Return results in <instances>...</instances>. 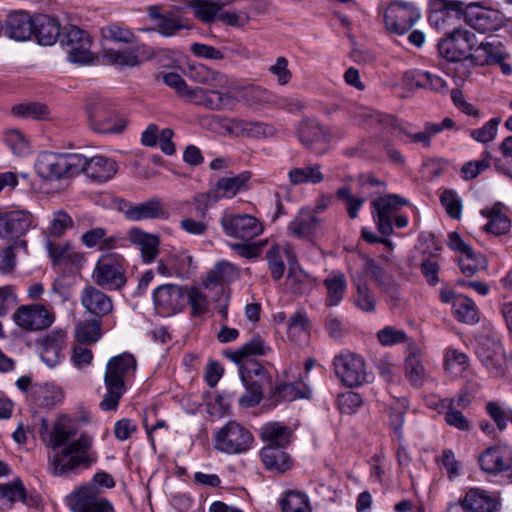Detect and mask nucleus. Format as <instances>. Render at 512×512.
Instances as JSON below:
<instances>
[{
  "label": "nucleus",
  "instance_id": "nucleus-1",
  "mask_svg": "<svg viewBox=\"0 0 512 512\" xmlns=\"http://www.w3.org/2000/svg\"><path fill=\"white\" fill-rule=\"evenodd\" d=\"M40 433L48 447L53 450L62 447L49 461V469L53 475L60 476L80 466L86 468L95 461V456L91 453L92 438L82 434L78 439L68 442L75 436V431L64 422L57 421L52 431H49L47 422L42 420Z\"/></svg>",
  "mask_w": 512,
  "mask_h": 512
},
{
  "label": "nucleus",
  "instance_id": "nucleus-2",
  "mask_svg": "<svg viewBox=\"0 0 512 512\" xmlns=\"http://www.w3.org/2000/svg\"><path fill=\"white\" fill-rule=\"evenodd\" d=\"M115 481L106 472H98L93 483L80 486L66 497V503L72 512H117L113 503L101 495L100 487L113 488Z\"/></svg>",
  "mask_w": 512,
  "mask_h": 512
},
{
  "label": "nucleus",
  "instance_id": "nucleus-3",
  "mask_svg": "<svg viewBox=\"0 0 512 512\" xmlns=\"http://www.w3.org/2000/svg\"><path fill=\"white\" fill-rule=\"evenodd\" d=\"M136 370V360L131 354L123 353L111 358L106 366L104 383L106 394L100 402L104 411L115 410L126 391L125 379Z\"/></svg>",
  "mask_w": 512,
  "mask_h": 512
},
{
  "label": "nucleus",
  "instance_id": "nucleus-4",
  "mask_svg": "<svg viewBox=\"0 0 512 512\" xmlns=\"http://www.w3.org/2000/svg\"><path fill=\"white\" fill-rule=\"evenodd\" d=\"M91 128L98 133L120 134L127 127V119L120 114L114 103L105 98L95 99L87 106Z\"/></svg>",
  "mask_w": 512,
  "mask_h": 512
},
{
  "label": "nucleus",
  "instance_id": "nucleus-5",
  "mask_svg": "<svg viewBox=\"0 0 512 512\" xmlns=\"http://www.w3.org/2000/svg\"><path fill=\"white\" fill-rule=\"evenodd\" d=\"M477 44L475 33L467 30L455 28L445 38L438 43L439 55L450 62L469 60L474 66H477L476 58L471 51Z\"/></svg>",
  "mask_w": 512,
  "mask_h": 512
},
{
  "label": "nucleus",
  "instance_id": "nucleus-6",
  "mask_svg": "<svg viewBox=\"0 0 512 512\" xmlns=\"http://www.w3.org/2000/svg\"><path fill=\"white\" fill-rule=\"evenodd\" d=\"M79 160L76 153L42 152L35 164L38 175L47 180H59L76 175Z\"/></svg>",
  "mask_w": 512,
  "mask_h": 512
},
{
  "label": "nucleus",
  "instance_id": "nucleus-7",
  "mask_svg": "<svg viewBox=\"0 0 512 512\" xmlns=\"http://www.w3.org/2000/svg\"><path fill=\"white\" fill-rule=\"evenodd\" d=\"M92 279L104 290H121L127 282L123 258L115 254L102 256L94 268Z\"/></svg>",
  "mask_w": 512,
  "mask_h": 512
},
{
  "label": "nucleus",
  "instance_id": "nucleus-8",
  "mask_svg": "<svg viewBox=\"0 0 512 512\" xmlns=\"http://www.w3.org/2000/svg\"><path fill=\"white\" fill-rule=\"evenodd\" d=\"M252 433L236 421H229L215 435V448L227 454L248 451L253 443Z\"/></svg>",
  "mask_w": 512,
  "mask_h": 512
},
{
  "label": "nucleus",
  "instance_id": "nucleus-9",
  "mask_svg": "<svg viewBox=\"0 0 512 512\" xmlns=\"http://www.w3.org/2000/svg\"><path fill=\"white\" fill-rule=\"evenodd\" d=\"M223 232L231 238L249 241L259 236L263 226L258 219L249 214L224 213L220 219Z\"/></svg>",
  "mask_w": 512,
  "mask_h": 512
},
{
  "label": "nucleus",
  "instance_id": "nucleus-10",
  "mask_svg": "<svg viewBox=\"0 0 512 512\" xmlns=\"http://www.w3.org/2000/svg\"><path fill=\"white\" fill-rule=\"evenodd\" d=\"M384 24L389 32L402 35L419 20L418 9L406 2H393L384 11Z\"/></svg>",
  "mask_w": 512,
  "mask_h": 512
},
{
  "label": "nucleus",
  "instance_id": "nucleus-11",
  "mask_svg": "<svg viewBox=\"0 0 512 512\" xmlns=\"http://www.w3.org/2000/svg\"><path fill=\"white\" fill-rule=\"evenodd\" d=\"M12 319L22 330L35 332L50 327L55 320V316L43 305L30 304L18 307L13 313Z\"/></svg>",
  "mask_w": 512,
  "mask_h": 512
},
{
  "label": "nucleus",
  "instance_id": "nucleus-12",
  "mask_svg": "<svg viewBox=\"0 0 512 512\" xmlns=\"http://www.w3.org/2000/svg\"><path fill=\"white\" fill-rule=\"evenodd\" d=\"M35 227V218L28 210L0 211V238L2 239L21 238Z\"/></svg>",
  "mask_w": 512,
  "mask_h": 512
},
{
  "label": "nucleus",
  "instance_id": "nucleus-13",
  "mask_svg": "<svg viewBox=\"0 0 512 512\" xmlns=\"http://www.w3.org/2000/svg\"><path fill=\"white\" fill-rule=\"evenodd\" d=\"M486 328L488 329V334L485 336V341L482 342V365L493 376H501L507 368L508 359L498 333L490 327Z\"/></svg>",
  "mask_w": 512,
  "mask_h": 512
},
{
  "label": "nucleus",
  "instance_id": "nucleus-14",
  "mask_svg": "<svg viewBox=\"0 0 512 512\" xmlns=\"http://www.w3.org/2000/svg\"><path fill=\"white\" fill-rule=\"evenodd\" d=\"M153 302L160 314H176L186 306V289L175 284L160 285L154 290Z\"/></svg>",
  "mask_w": 512,
  "mask_h": 512
},
{
  "label": "nucleus",
  "instance_id": "nucleus-15",
  "mask_svg": "<svg viewBox=\"0 0 512 512\" xmlns=\"http://www.w3.org/2000/svg\"><path fill=\"white\" fill-rule=\"evenodd\" d=\"M183 100L210 110H224L235 104V99L229 93L202 87H189Z\"/></svg>",
  "mask_w": 512,
  "mask_h": 512
},
{
  "label": "nucleus",
  "instance_id": "nucleus-16",
  "mask_svg": "<svg viewBox=\"0 0 512 512\" xmlns=\"http://www.w3.org/2000/svg\"><path fill=\"white\" fill-rule=\"evenodd\" d=\"M407 204L408 200L397 194H388L372 201V207L376 211L374 220L379 233L384 236L393 233L392 215L400 207Z\"/></svg>",
  "mask_w": 512,
  "mask_h": 512
},
{
  "label": "nucleus",
  "instance_id": "nucleus-17",
  "mask_svg": "<svg viewBox=\"0 0 512 512\" xmlns=\"http://www.w3.org/2000/svg\"><path fill=\"white\" fill-rule=\"evenodd\" d=\"M77 159L79 162L76 166V175L84 173L93 181L106 182L117 172L116 162L105 156L87 158L82 154H77Z\"/></svg>",
  "mask_w": 512,
  "mask_h": 512
},
{
  "label": "nucleus",
  "instance_id": "nucleus-18",
  "mask_svg": "<svg viewBox=\"0 0 512 512\" xmlns=\"http://www.w3.org/2000/svg\"><path fill=\"white\" fill-rule=\"evenodd\" d=\"M512 469V447L499 442L482 451V472L498 475Z\"/></svg>",
  "mask_w": 512,
  "mask_h": 512
},
{
  "label": "nucleus",
  "instance_id": "nucleus-19",
  "mask_svg": "<svg viewBox=\"0 0 512 512\" xmlns=\"http://www.w3.org/2000/svg\"><path fill=\"white\" fill-rule=\"evenodd\" d=\"M149 17L154 24V30L164 37L176 35L182 29H188L178 10L162 9L160 6L151 5L147 8Z\"/></svg>",
  "mask_w": 512,
  "mask_h": 512
},
{
  "label": "nucleus",
  "instance_id": "nucleus-20",
  "mask_svg": "<svg viewBox=\"0 0 512 512\" xmlns=\"http://www.w3.org/2000/svg\"><path fill=\"white\" fill-rule=\"evenodd\" d=\"M300 142L315 154L322 155L328 150L331 133L314 119L303 120L298 128Z\"/></svg>",
  "mask_w": 512,
  "mask_h": 512
},
{
  "label": "nucleus",
  "instance_id": "nucleus-21",
  "mask_svg": "<svg viewBox=\"0 0 512 512\" xmlns=\"http://www.w3.org/2000/svg\"><path fill=\"white\" fill-rule=\"evenodd\" d=\"M337 376L349 387L359 386L366 381L364 360L357 355H340L334 359Z\"/></svg>",
  "mask_w": 512,
  "mask_h": 512
},
{
  "label": "nucleus",
  "instance_id": "nucleus-22",
  "mask_svg": "<svg viewBox=\"0 0 512 512\" xmlns=\"http://www.w3.org/2000/svg\"><path fill=\"white\" fill-rule=\"evenodd\" d=\"M211 201L210 194L204 193L200 194L193 199V205L195 207L196 212L198 213V218L194 219L191 216H185L179 223V227L186 233L200 236L204 235L208 230V224L206 222V214L209 207V202Z\"/></svg>",
  "mask_w": 512,
  "mask_h": 512
},
{
  "label": "nucleus",
  "instance_id": "nucleus-23",
  "mask_svg": "<svg viewBox=\"0 0 512 512\" xmlns=\"http://www.w3.org/2000/svg\"><path fill=\"white\" fill-rule=\"evenodd\" d=\"M81 304L89 313L98 317L108 315L113 310L111 298L92 285L82 290Z\"/></svg>",
  "mask_w": 512,
  "mask_h": 512
},
{
  "label": "nucleus",
  "instance_id": "nucleus-24",
  "mask_svg": "<svg viewBox=\"0 0 512 512\" xmlns=\"http://www.w3.org/2000/svg\"><path fill=\"white\" fill-rule=\"evenodd\" d=\"M482 215L487 219V222L483 226L485 232L493 236H501L510 231L511 219L509 217L508 208L502 203H496L485 212L482 211Z\"/></svg>",
  "mask_w": 512,
  "mask_h": 512
},
{
  "label": "nucleus",
  "instance_id": "nucleus-25",
  "mask_svg": "<svg viewBox=\"0 0 512 512\" xmlns=\"http://www.w3.org/2000/svg\"><path fill=\"white\" fill-rule=\"evenodd\" d=\"M34 19L25 12H15L8 15L3 30L5 35L16 41L28 40L33 34Z\"/></svg>",
  "mask_w": 512,
  "mask_h": 512
},
{
  "label": "nucleus",
  "instance_id": "nucleus-26",
  "mask_svg": "<svg viewBox=\"0 0 512 512\" xmlns=\"http://www.w3.org/2000/svg\"><path fill=\"white\" fill-rule=\"evenodd\" d=\"M128 239L139 248L145 263L153 262L158 256L160 239L157 235L147 233L139 228H132L128 232Z\"/></svg>",
  "mask_w": 512,
  "mask_h": 512
},
{
  "label": "nucleus",
  "instance_id": "nucleus-27",
  "mask_svg": "<svg viewBox=\"0 0 512 512\" xmlns=\"http://www.w3.org/2000/svg\"><path fill=\"white\" fill-rule=\"evenodd\" d=\"M40 45L50 46L60 40L59 22L49 15L41 14L34 18L33 34Z\"/></svg>",
  "mask_w": 512,
  "mask_h": 512
},
{
  "label": "nucleus",
  "instance_id": "nucleus-28",
  "mask_svg": "<svg viewBox=\"0 0 512 512\" xmlns=\"http://www.w3.org/2000/svg\"><path fill=\"white\" fill-rule=\"evenodd\" d=\"M126 218L132 221H141L146 219L168 217V213L163 208L162 203L157 199H152L136 205H128L127 209L124 210Z\"/></svg>",
  "mask_w": 512,
  "mask_h": 512
},
{
  "label": "nucleus",
  "instance_id": "nucleus-29",
  "mask_svg": "<svg viewBox=\"0 0 512 512\" xmlns=\"http://www.w3.org/2000/svg\"><path fill=\"white\" fill-rule=\"evenodd\" d=\"M264 447H287L291 442L292 430L279 422H269L260 429Z\"/></svg>",
  "mask_w": 512,
  "mask_h": 512
},
{
  "label": "nucleus",
  "instance_id": "nucleus-30",
  "mask_svg": "<svg viewBox=\"0 0 512 512\" xmlns=\"http://www.w3.org/2000/svg\"><path fill=\"white\" fill-rule=\"evenodd\" d=\"M351 282L356 288V293L353 298L355 306L365 313L374 312L376 309L377 299L364 276L360 274H353L351 275Z\"/></svg>",
  "mask_w": 512,
  "mask_h": 512
},
{
  "label": "nucleus",
  "instance_id": "nucleus-31",
  "mask_svg": "<svg viewBox=\"0 0 512 512\" xmlns=\"http://www.w3.org/2000/svg\"><path fill=\"white\" fill-rule=\"evenodd\" d=\"M287 176L291 186L306 184L316 185L324 180L322 166L319 163H311L306 166L291 168Z\"/></svg>",
  "mask_w": 512,
  "mask_h": 512
},
{
  "label": "nucleus",
  "instance_id": "nucleus-32",
  "mask_svg": "<svg viewBox=\"0 0 512 512\" xmlns=\"http://www.w3.org/2000/svg\"><path fill=\"white\" fill-rule=\"evenodd\" d=\"M405 376L416 388H420L426 378V371L421 360V351L416 346H409L405 359Z\"/></svg>",
  "mask_w": 512,
  "mask_h": 512
},
{
  "label": "nucleus",
  "instance_id": "nucleus-33",
  "mask_svg": "<svg viewBox=\"0 0 512 512\" xmlns=\"http://www.w3.org/2000/svg\"><path fill=\"white\" fill-rule=\"evenodd\" d=\"M319 222L313 210L303 208L289 223L288 230L298 238L308 237L315 233Z\"/></svg>",
  "mask_w": 512,
  "mask_h": 512
},
{
  "label": "nucleus",
  "instance_id": "nucleus-34",
  "mask_svg": "<svg viewBox=\"0 0 512 512\" xmlns=\"http://www.w3.org/2000/svg\"><path fill=\"white\" fill-rule=\"evenodd\" d=\"M251 178V173L244 171L232 177H222L217 181L216 189L220 195L214 197V201L219 198H233L240 191L248 189V182Z\"/></svg>",
  "mask_w": 512,
  "mask_h": 512
},
{
  "label": "nucleus",
  "instance_id": "nucleus-35",
  "mask_svg": "<svg viewBox=\"0 0 512 512\" xmlns=\"http://www.w3.org/2000/svg\"><path fill=\"white\" fill-rule=\"evenodd\" d=\"M363 270L376 282L380 290L395 297L397 295V286L394 280L387 276L384 269L372 258L364 257Z\"/></svg>",
  "mask_w": 512,
  "mask_h": 512
},
{
  "label": "nucleus",
  "instance_id": "nucleus-36",
  "mask_svg": "<svg viewBox=\"0 0 512 512\" xmlns=\"http://www.w3.org/2000/svg\"><path fill=\"white\" fill-rule=\"evenodd\" d=\"M238 277L237 269L228 262H221L211 270L203 281L205 288L215 287L217 293H223V284L231 282Z\"/></svg>",
  "mask_w": 512,
  "mask_h": 512
},
{
  "label": "nucleus",
  "instance_id": "nucleus-37",
  "mask_svg": "<svg viewBox=\"0 0 512 512\" xmlns=\"http://www.w3.org/2000/svg\"><path fill=\"white\" fill-rule=\"evenodd\" d=\"M285 447H263L260 456L263 464L269 470L284 473L290 468L289 455L284 451Z\"/></svg>",
  "mask_w": 512,
  "mask_h": 512
},
{
  "label": "nucleus",
  "instance_id": "nucleus-38",
  "mask_svg": "<svg viewBox=\"0 0 512 512\" xmlns=\"http://www.w3.org/2000/svg\"><path fill=\"white\" fill-rule=\"evenodd\" d=\"M323 283L327 289L326 304L328 306L339 305L347 287L345 275L342 272H333Z\"/></svg>",
  "mask_w": 512,
  "mask_h": 512
},
{
  "label": "nucleus",
  "instance_id": "nucleus-39",
  "mask_svg": "<svg viewBox=\"0 0 512 512\" xmlns=\"http://www.w3.org/2000/svg\"><path fill=\"white\" fill-rule=\"evenodd\" d=\"M189 77L197 83L220 87L225 84V76L211 70L205 65L198 64L191 67Z\"/></svg>",
  "mask_w": 512,
  "mask_h": 512
},
{
  "label": "nucleus",
  "instance_id": "nucleus-40",
  "mask_svg": "<svg viewBox=\"0 0 512 512\" xmlns=\"http://www.w3.org/2000/svg\"><path fill=\"white\" fill-rule=\"evenodd\" d=\"M11 113L19 118L46 120L50 116L49 108L42 103L27 102L12 107Z\"/></svg>",
  "mask_w": 512,
  "mask_h": 512
},
{
  "label": "nucleus",
  "instance_id": "nucleus-41",
  "mask_svg": "<svg viewBox=\"0 0 512 512\" xmlns=\"http://www.w3.org/2000/svg\"><path fill=\"white\" fill-rule=\"evenodd\" d=\"M453 311L456 318L463 323L474 324L478 322L477 306L467 296L459 294V297L454 302Z\"/></svg>",
  "mask_w": 512,
  "mask_h": 512
},
{
  "label": "nucleus",
  "instance_id": "nucleus-42",
  "mask_svg": "<svg viewBox=\"0 0 512 512\" xmlns=\"http://www.w3.org/2000/svg\"><path fill=\"white\" fill-rule=\"evenodd\" d=\"M309 393L310 390L305 383L294 382L277 385L273 391V396L284 401H294L300 398H307Z\"/></svg>",
  "mask_w": 512,
  "mask_h": 512
},
{
  "label": "nucleus",
  "instance_id": "nucleus-43",
  "mask_svg": "<svg viewBox=\"0 0 512 512\" xmlns=\"http://www.w3.org/2000/svg\"><path fill=\"white\" fill-rule=\"evenodd\" d=\"M463 2L453 1V0H430L429 6L432 10L431 15L429 16V20L436 25L441 23H445L446 21V12L456 11L460 12Z\"/></svg>",
  "mask_w": 512,
  "mask_h": 512
},
{
  "label": "nucleus",
  "instance_id": "nucleus-44",
  "mask_svg": "<svg viewBox=\"0 0 512 512\" xmlns=\"http://www.w3.org/2000/svg\"><path fill=\"white\" fill-rule=\"evenodd\" d=\"M75 337L80 344L97 342L101 337V322L95 319L80 322L76 326Z\"/></svg>",
  "mask_w": 512,
  "mask_h": 512
},
{
  "label": "nucleus",
  "instance_id": "nucleus-45",
  "mask_svg": "<svg viewBox=\"0 0 512 512\" xmlns=\"http://www.w3.org/2000/svg\"><path fill=\"white\" fill-rule=\"evenodd\" d=\"M101 35L104 41L114 43L130 44L136 40L134 33L130 29L117 23H111L101 28Z\"/></svg>",
  "mask_w": 512,
  "mask_h": 512
},
{
  "label": "nucleus",
  "instance_id": "nucleus-46",
  "mask_svg": "<svg viewBox=\"0 0 512 512\" xmlns=\"http://www.w3.org/2000/svg\"><path fill=\"white\" fill-rule=\"evenodd\" d=\"M445 512H480L479 489H469L458 502L450 503Z\"/></svg>",
  "mask_w": 512,
  "mask_h": 512
},
{
  "label": "nucleus",
  "instance_id": "nucleus-47",
  "mask_svg": "<svg viewBox=\"0 0 512 512\" xmlns=\"http://www.w3.org/2000/svg\"><path fill=\"white\" fill-rule=\"evenodd\" d=\"M26 489L20 479L6 484H0V500L9 506L17 501H25Z\"/></svg>",
  "mask_w": 512,
  "mask_h": 512
},
{
  "label": "nucleus",
  "instance_id": "nucleus-48",
  "mask_svg": "<svg viewBox=\"0 0 512 512\" xmlns=\"http://www.w3.org/2000/svg\"><path fill=\"white\" fill-rule=\"evenodd\" d=\"M468 365V358L464 353L457 350H447L444 356V366L446 372L453 378L460 376Z\"/></svg>",
  "mask_w": 512,
  "mask_h": 512
},
{
  "label": "nucleus",
  "instance_id": "nucleus-49",
  "mask_svg": "<svg viewBox=\"0 0 512 512\" xmlns=\"http://www.w3.org/2000/svg\"><path fill=\"white\" fill-rule=\"evenodd\" d=\"M285 286L293 294H305L310 289L309 276L301 269L290 267Z\"/></svg>",
  "mask_w": 512,
  "mask_h": 512
},
{
  "label": "nucleus",
  "instance_id": "nucleus-50",
  "mask_svg": "<svg viewBox=\"0 0 512 512\" xmlns=\"http://www.w3.org/2000/svg\"><path fill=\"white\" fill-rule=\"evenodd\" d=\"M221 4L208 1L196 0L192 4L193 12L199 20L204 23H212L218 20Z\"/></svg>",
  "mask_w": 512,
  "mask_h": 512
},
{
  "label": "nucleus",
  "instance_id": "nucleus-51",
  "mask_svg": "<svg viewBox=\"0 0 512 512\" xmlns=\"http://www.w3.org/2000/svg\"><path fill=\"white\" fill-rule=\"evenodd\" d=\"M241 379L245 384L246 392L239 398V404L243 408L254 407L262 399L263 396V386L257 381H248L246 379L244 372L241 373Z\"/></svg>",
  "mask_w": 512,
  "mask_h": 512
},
{
  "label": "nucleus",
  "instance_id": "nucleus-52",
  "mask_svg": "<svg viewBox=\"0 0 512 512\" xmlns=\"http://www.w3.org/2000/svg\"><path fill=\"white\" fill-rule=\"evenodd\" d=\"M103 58L111 65L134 67L138 65L139 59L134 51L114 50L104 48Z\"/></svg>",
  "mask_w": 512,
  "mask_h": 512
},
{
  "label": "nucleus",
  "instance_id": "nucleus-53",
  "mask_svg": "<svg viewBox=\"0 0 512 512\" xmlns=\"http://www.w3.org/2000/svg\"><path fill=\"white\" fill-rule=\"evenodd\" d=\"M482 51L485 54V64L494 65L495 62L506 60L508 53L503 44L498 39L489 36L485 42H482Z\"/></svg>",
  "mask_w": 512,
  "mask_h": 512
},
{
  "label": "nucleus",
  "instance_id": "nucleus-54",
  "mask_svg": "<svg viewBox=\"0 0 512 512\" xmlns=\"http://www.w3.org/2000/svg\"><path fill=\"white\" fill-rule=\"evenodd\" d=\"M309 319L304 311H296L288 321V337L293 341H299L302 336L308 334Z\"/></svg>",
  "mask_w": 512,
  "mask_h": 512
},
{
  "label": "nucleus",
  "instance_id": "nucleus-55",
  "mask_svg": "<svg viewBox=\"0 0 512 512\" xmlns=\"http://www.w3.org/2000/svg\"><path fill=\"white\" fill-rule=\"evenodd\" d=\"M272 94L273 92L265 88L249 86L243 90L242 98L249 106L259 108L265 105L270 106Z\"/></svg>",
  "mask_w": 512,
  "mask_h": 512
},
{
  "label": "nucleus",
  "instance_id": "nucleus-56",
  "mask_svg": "<svg viewBox=\"0 0 512 512\" xmlns=\"http://www.w3.org/2000/svg\"><path fill=\"white\" fill-rule=\"evenodd\" d=\"M191 307L193 317L203 316L208 312L207 296L197 287H192L186 291V304Z\"/></svg>",
  "mask_w": 512,
  "mask_h": 512
},
{
  "label": "nucleus",
  "instance_id": "nucleus-57",
  "mask_svg": "<svg viewBox=\"0 0 512 512\" xmlns=\"http://www.w3.org/2000/svg\"><path fill=\"white\" fill-rule=\"evenodd\" d=\"M5 143L14 155L24 156L30 152L28 140L17 129L8 130L5 133Z\"/></svg>",
  "mask_w": 512,
  "mask_h": 512
},
{
  "label": "nucleus",
  "instance_id": "nucleus-58",
  "mask_svg": "<svg viewBox=\"0 0 512 512\" xmlns=\"http://www.w3.org/2000/svg\"><path fill=\"white\" fill-rule=\"evenodd\" d=\"M283 512H310L307 497L299 492L290 491L281 501Z\"/></svg>",
  "mask_w": 512,
  "mask_h": 512
},
{
  "label": "nucleus",
  "instance_id": "nucleus-59",
  "mask_svg": "<svg viewBox=\"0 0 512 512\" xmlns=\"http://www.w3.org/2000/svg\"><path fill=\"white\" fill-rule=\"evenodd\" d=\"M73 227V220L68 213L58 210L53 213L48 232L52 237H60L67 229Z\"/></svg>",
  "mask_w": 512,
  "mask_h": 512
},
{
  "label": "nucleus",
  "instance_id": "nucleus-60",
  "mask_svg": "<svg viewBox=\"0 0 512 512\" xmlns=\"http://www.w3.org/2000/svg\"><path fill=\"white\" fill-rule=\"evenodd\" d=\"M504 22L503 14L482 5V33L498 30Z\"/></svg>",
  "mask_w": 512,
  "mask_h": 512
},
{
  "label": "nucleus",
  "instance_id": "nucleus-61",
  "mask_svg": "<svg viewBox=\"0 0 512 512\" xmlns=\"http://www.w3.org/2000/svg\"><path fill=\"white\" fill-rule=\"evenodd\" d=\"M337 197L346 203L348 214L352 219L358 216V211L365 202V198L355 197L349 187L339 188Z\"/></svg>",
  "mask_w": 512,
  "mask_h": 512
},
{
  "label": "nucleus",
  "instance_id": "nucleus-62",
  "mask_svg": "<svg viewBox=\"0 0 512 512\" xmlns=\"http://www.w3.org/2000/svg\"><path fill=\"white\" fill-rule=\"evenodd\" d=\"M60 43L68 48L74 47L75 45L83 44L84 41H90L87 33L76 27L68 26L63 29L60 36Z\"/></svg>",
  "mask_w": 512,
  "mask_h": 512
},
{
  "label": "nucleus",
  "instance_id": "nucleus-63",
  "mask_svg": "<svg viewBox=\"0 0 512 512\" xmlns=\"http://www.w3.org/2000/svg\"><path fill=\"white\" fill-rule=\"evenodd\" d=\"M269 270L271 272L272 278L275 281H278L282 278L285 265L280 255V248L278 245H273L267 252L266 255Z\"/></svg>",
  "mask_w": 512,
  "mask_h": 512
},
{
  "label": "nucleus",
  "instance_id": "nucleus-64",
  "mask_svg": "<svg viewBox=\"0 0 512 512\" xmlns=\"http://www.w3.org/2000/svg\"><path fill=\"white\" fill-rule=\"evenodd\" d=\"M289 62L286 57L280 56L275 63L268 68L270 74L276 77L277 83L281 86L287 85L292 78V72L289 70Z\"/></svg>",
  "mask_w": 512,
  "mask_h": 512
}]
</instances>
